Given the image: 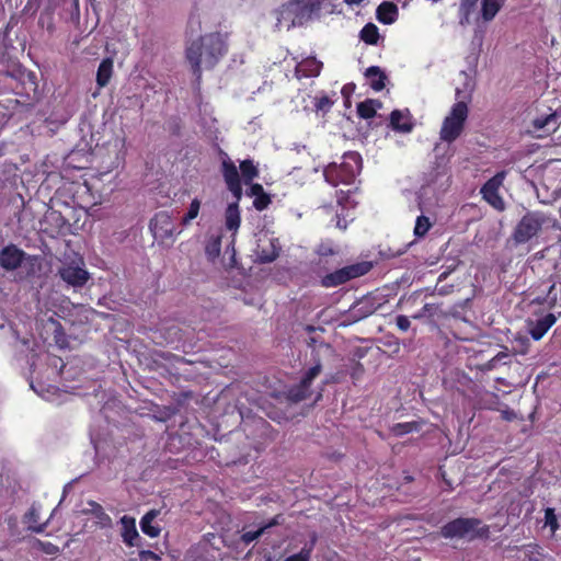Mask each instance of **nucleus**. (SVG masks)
<instances>
[{
    "label": "nucleus",
    "instance_id": "62",
    "mask_svg": "<svg viewBox=\"0 0 561 561\" xmlns=\"http://www.w3.org/2000/svg\"><path fill=\"white\" fill-rule=\"evenodd\" d=\"M321 255H329V254H334V251L332 249H328L323 252H320Z\"/></svg>",
    "mask_w": 561,
    "mask_h": 561
},
{
    "label": "nucleus",
    "instance_id": "61",
    "mask_svg": "<svg viewBox=\"0 0 561 561\" xmlns=\"http://www.w3.org/2000/svg\"><path fill=\"white\" fill-rule=\"evenodd\" d=\"M316 342H317V340L314 337H309V340L307 341V344L309 347H313Z\"/></svg>",
    "mask_w": 561,
    "mask_h": 561
},
{
    "label": "nucleus",
    "instance_id": "47",
    "mask_svg": "<svg viewBox=\"0 0 561 561\" xmlns=\"http://www.w3.org/2000/svg\"><path fill=\"white\" fill-rule=\"evenodd\" d=\"M206 253L210 257H216L220 254V238H215L206 244Z\"/></svg>",
    "mask_w": 561,
    "mask_h": 561
},
{
    "label": "nucleus",
    "instance_id": "64",
    "mask_svg": "<svg viewBox=\"0 0 561 561\" xmlns=\"http://www.w3.org/2000/svg\"><path fill=\"white\" fill-rule=\"evenodd\" d=\"M403 480H404L405 483H410V482L413 481V477L407 474V476H404Z\"/></svg>",
    "mask_w": 561,
    "mask_h": 561
},
{
    "label": "nucleus",
    "instance_id": "6",
    "mask_svg": "<svg viewBox=\"0 0 561 561\" xmlns=\"http://www.w3.org/2000/svg\"><path fill=\"white\" fill-rule=\"evenodd\" d=\"M550 218L542 211H527L517 222L513 231V239L517 244H524L537 237L547 226Z\"/></svg>",
    "mask_w": 561,
    "mask_h": 561
},
{
    "label": "nucleus",
    "instance_id": "31",
    "mask_svg": "<svg viewBox=\"0 0 561 561\" xmlns=\"http://www.w3.org/2000/svg\"><path fill=\"white\" fill-rule=\"evenodd\" d=\"M313 366H311L302 376L301 380L304 383L311 388L313 380L320 375L322 370L321 359L318 354L312 352Z\"/></svg>",
    "mask_w": 561,
    "mask_h": 561
},
{
    "label": "nucleus",
    "instance_id": "22",
    "mask_svg": "<svg viewBox=\"0 0 561 561\" xmlns=\"http://www.w3.org/2000/svg\"><path fill=\"white\" fill-rule=\"evenodd\" d=\"M398 16V8L392 2H382L377 8V19L385 24H392Z\"/></svg>",
    "mask_w": 561,
    "mask_h": 561
},
{
    "label": "nucleus",
    "instance_id": "19",
    "mask_svg": "<svg viewBox=\"0 0 561 561\" xmlns=\"http://www.w3.org/2000/svg\"><path fill=\"white\" fill-rule=\"evenodd\" d=\"M365 77L374 91L380 92L385 89L387 76L378 66L368 67L365 71Z\"/></svg>",
    "mask_w": 561,
    "mask_h": 561
},
{
    "label": "nucleus",
    "instance_id": "35",
    "mask_svg": "<svg viewBox=\"0 0 561 561\" xmlns=\"http://www.w3.org/2000/svg\"><path fill=\"white\" fill-rule=\"evenodd\" d=\"M432 222L428 217L421 215L415 220L414 234L417 238L424 237L431 229Z\"/></svg>",
    "mask_w": 561,
    "mask_h": 561
},
{
    "label": "nucleus",
    "instance_id": "28",
    "mask_svg": "<svg viewBox=\"0 0 561 561\" xmlns=\"http://www.w3.org/2000/svg\"><path fill=\"white\" fill-rule=\"evenodd\" d=\"M422 425H423L422 421L396 423L390 427V432L394 436L401 437L405 434L421 431Z\"/></svg>",
    "mask_w": 561,
    "mask_h": 561
},
{
    "label": "nucleus",
    "instance_id": "48",
    "mask_svg": "<svg viewBox=\"0 0 561 561\" xmlns=\"http://www.w3.org/2000/svg\"><path fill=\"white\" fill-rule=\"evenodd\" d=\"M37 546L46 554H56L59 551V549L56 545L48 542V541L44 542V541L37 540Z\"/></svg>",
    "mask_w": 561,
    "mask_h": 561
},
{
    "label": "nucleus",
    "instance_id": "17",
    "mask_svg": "<svg viewBox=\"0 0 561 561\" xmlns=\"http://www.w3.org/2000/svg\"><path fill=\"white\" fill-rule=\"evenodd\" d=\"M557 318L553 313H547L543 318L530 323L529 334L535 341H539L556 323Z\"/></svg>",
    "mask_w": 561,
    "mask_h": 561
},
{
    "label": "nucleus",
    "instance_id": "38",
    "mask_svg": "<svg viewBox=\"0 0 561 561\" xmlns=\"http://www.w3.org/2000/svg\"><path fill=\"white\" fill-rule=\"evenodd\" d=\"M557 124L558 115L556 113H551L545 117H539L534 121V126L536 129L548 128L550 125H552V130L554 131Z\"/></svg>",
    "mask_w": 561,
    "mask_h": 561
},
{
    "label": "nucleus",
    "instance_id": "13",
    "mask_svg": "<svg viewBox=\"0 0 561 561\" xmlns=\"http://www.w3.org/2000/svg\"><path fill=\"white\" fill-rule=\"evenodd\" d=\"M62 280L73 287H82L89 279V273L79 266L66 265L59 271Z\"/></svg>",
    "mask_w": 561,
    "mask_h": 561
},
{
    "label": "nucleus",
    "instance_id": "20",
    "mask_svg": "<svg viewBox=\"0 0 561 561\" xmlns=\"http://www.w3.org/2000/svg\"><path fill=\"white\" fill-rule=\"evenodd\" d=\"M444 317H446V312L442 309L440 304H425L417 312L411 316L414 320L427 319L430 321Z\"/></svg>",
    "mask_w": 561,
    "mask_h": 561
},
{
    "label": "nucleus",
    "instance_id": "55",
    "mask_svg": "<svg viewBox=\"0 0 561 561\" xmlns=\"http://www.w3.org/2000/svg\"><path fill=\"white\" fill-rule=\"evenodd\" d=\"M263 193H265L263 186L259 183H254V184H251L250 186V190H249V194L251 196H259V195H262Z\"/></svg>",
    "mask_w": 561,
    "mask_h": 561
},
{
    "label": "nucleus",
    "instance_id": "42",
    "mask_svg": "<svg viewBox=\"0 0 561 561\" xmlns=\"http://www.w3.org/2000/svg\"><path fill=\"white\" fill-rule=\"evenodd\" d=\"M545 525L550 527L552 534L559 528L558 518L553 508L548 507L545 511Z\"/></svg>",
    "mask_w": 561,
    "mask_h": 561
},
{
    "label": "nucleus",
    "instance_id": "60",
    "mask_svg": "<svg viewBox=\"0 0 561 561\" xmlns=\"http://www.w3.org/2000/svg\"><path fill=\"white\" fill-rule=\"evenodd\" d=\"M110 41L105 43V49L108 50L111 45H114V42H118L119 37H107Z\"/></svg>",
    "mask_w": 561,
    "mask_h": 561
},
{
    "label": "nucleus",
    "instance_id": "40",
    "mask_svg": "<svg viewBox=\"0 0 561 561\" xmlns=\"http://www.w3.org/2000/svg\"><path fill=\"white\" fill-rule=\"evenodd\" d=\"M352 191H336V202L342 208H354L356 203L351 198Z\"/></svg>",
    "mask_w": 561,
    "mask_h": 561
},
{
    "label": "nucleus",
    "instance_id": "34",
    "mask_svg": "<svg viewBox=\"0 0 561 561\" xmlns=\"http://www.w3.org/2000/svg\"><path fill=\"white\" fill-rule=\"evenodd\" d=\"M508 357V354L505 352H499L495 356H493L491 359L486 360L483 364H480L477 366V368L483 373L490 371L495 369L500 364H506L503 362L505 358Z\"/></svg>",
    "mask_w": 561,
    "mask_h": 561
},
{
    "label": "nucleus",
    "instance_id": "27",
    "mask_svg": "<svg viewBox=\"0 0 561 561\" xmlns=\"http://www.w3.org/2000/svg\"><path fill=\"white\" fill-rule=\"evenodd\" d=\"M377 107H381L380 101L367 99L357 104V115L363 119H370L376 115Z\"/></svg>",
    "mask_w": 561,
    "mask_h": 561
},
{
    "label": "nucleus",
    "instance_id": "39",
    "mask_svg": "<svg viewBox=\"0 0 561 561\" xmlns=\"http://www.w3.org/2000/svg\"><path fill=\"white\" fill-rule=\"evenodd\" d=\"M523 559L522 561H540V547L538 545H526L522 548Z\"/></svg>",
    "mask_w": 561,
    "mask_h": 561
},
{
    "label": "nucleus",
    "instance_id": "46",
    "mask_svg": "<svg viewBox=\"0 0 561 561\" xmlns=\"http://www.w3.org/2000/svg\"><path fill=\"white\" fill-rule=\"evenodd\" d=\"M271 202V196L267 193H263L262 195L254 197L253 206L256 210L261 211L266 209Z\"/></svg>",
    "mask_w": 561,
    "mask_h": 561
},
{
    "label": "nucleus",
    "instance_id": "10",
    "mask_svg": "<svg viewBox=\"0 0 561 561\" xmlns=\"http://www.w3.org/2000/svg\"><path fill=\"white\" fill-rule=\"evenodd\" d=\"M68 226L67 219L57 210H48L41 221V230L49 238L65 234Z\"/></svg>",
    "mask_w": 561,
    "mask_h": 561
},
{
    "label": "nucleus",
    "instance_id": "37",
    "mask_svg": "<svg viewBox=\"0 0 561 561\" xmlns=\"http://www.w3.org/2000/svg\"><path fill=\"white\" fill-rule=\"evenodd\" d=\"M530 341L526 335H517L513 342V353L526 355L529 352Z\"/></svg>",
    "mask_w": 561,
    "mask_h": 561
},
{
    "label": "nucleus",
    "instance_id": "29",
    "mask_svg": "<svg viewBox=\"0 0 561 561\" xmlns=\"http://www.w3.org/2000/svg\"><path fill=\"white\" fill-rule=\"evenodd\" d=\"M318 540L316 533L311 535L309 543H306L299 552L288 556L284 561H310L313 548Z\"/></svg>",
    "mask_w": 561,
    "mask_h": 561
},
{
    "label": "nucleus",
    "instance_id": "4",
    "mask_svg": "<svg viewBox=\"0 0 561 561\" xmlns=\"http://www.w3.org/2000/svg\"><path fill=\"white\" fill-rule=\"evenodd\" d=\"M320 10L319 0H293L284 4L278 19L282 26H286L285 31H289L290 25H301L309 21L313 14Z\"/></svg>",
    "mask_w": 561,
    "mask_h": 561
},
{
    "label": "nucleus",
    "instance_id": "63",
    "mask_svg": "<svg viewBox=\"0 0 561 561\" xmlns=\"http://www.w3.org/2000/svg\"><path fill=\"white\" fill-rule=\"evenodd\" d=\"M363 0H345L348 4H359Z\"/></svg>",
    "mask_w": 561,
    "mask_h": 561
},
{
    "label": "nucleus",
    "instance_id": "23",
    "mask_svg": "<svg viewBox=\"0 0 561 561\" xmlns=\"http://www.w3.org/2000/svg\"><path fill=\"white\" fill-rule=\"evenodd\" d=\"M113 73V59L111 57L104 58L99 65L96 72V83L99 87L108 84Z\"/></svg>",
    "mask_w": 561,
    "mask_h": 561
},
{
    "label": "nucleus",
    "instance_id": "33",
    "mask_svg": "<svg viewBox=\"0 0 561 561\" xmlns=\"http://www.w3.org/2000/svg\"><path fill=\"white\" fill-rule=\"evenodd\" d=\"M90 510L89 512L99 520L101 526L107 527L112 523V518L110 515L104 511L101 504L90 501L89 503Z\"/></svg>",
    "mask_w": 561,
    "mask_h": 561
},
{
    "label": "nucleus",
    "instance_id": "51",
    "mask_svg": "<svg viewBox=\"0 0 561 561\" xmlns=\"http://www.w3.org/2000/svg\"><path fill=\"white\" fill-rule=\"evenodd\" d=\"M554 287H556V285H554V284H552V285L549 287V290H548L547 297H546V298H542V299H540V298L538 297V298H536V301H537V302H539V304L548 302V305H549L550 307H553V306L557 304V296H556V295H553V296L551 297V294H552V291H553Z\"/></svg>",
    "mask_w": 561,
    "mask_h": 561
},
{
    "label": "nucleus",
    "instance_id": "30",
    "mask_svg": "<svg viewBox=\"0 0 561 561\" xmlns=\"http://www.w3.org/2000/svg\"><path fill=\"white\" fill-rule=\"evenodd\" d=\"M504 0H482L481 19L483 22L491 21L500 11Z\"/></svg>",
    "mask_w": 561,
    "mask_h": 561
},
{
    "label": "nucleus",
    "instance_id": "14",
    "mask_svg": "<svg viewBox=\"0 0 561 561\" xmlns=\"http://www.w3.org/2000/svg\"><path fill=\"white\" fill-rule=\"evenodd\" d=\"M390 127L400 133H411L414 124L411 121L409 110H393L390 113Z\"/></svg>",
    "mask_w": 561,
    "mask_h": 561
},
{
    "label": "nucleus",
    "instance_id": "16",
    "mask_svg": "<svg viewBox=\"0 0 561 561\" xmlns=\"http://www.w3.org/2000/svg\"><path fill=\"white\" fill-rule=\"evenodd\" d=\"M122 524V538L123 541L128 547H136L139 546L137 540L139 539V534L136 528L135 518L124 515L121 518Z\"/></svg>",
    "mask_w": 561,
    "mask_h": 561
},
{
    "label": "nucleus",
    "instance_id": "36",
    "mask_svg": "<svg viewBox=\"0 0 561 561\" xmlns=\"http://www.w3.org/2000/svg\"><path fill=\"white\" fill-rule=\"evenodd\" d=\"M199 209H201V201L198 198H194L190 204L187 213L182 217L181 225L188 226L191 224V221L194 220L198 216Z\"/></svg>",
    "mask_w": 561,
    "mask_h": 561
},
{
    "label": "nucleus",
    "instance_id": "24",
    "mask_svg": "<svg viewBox=\"0 0 561 561\" xmlns=\"http://www.w3.org/2000/svg\"><path fill=\"white\" fill-rule=\"evenodd\" d=\"M478 0H461L459 13H460V22L470 24L473 21V18L479 22L480 18L474 16L477 11Z\"/></svg>",
    "mask_w": 561,
    "mask_h": 561
},
{
    "label": "nucleus",
    "instance_id": "57",
    "mask_svg": "<svg viewBox=\"0 0 561 561\" xmlns=\"http://www.w3.org/2000/svg\"><path fill=\"white\" fill-rule=\"evenodd\" d=\"M248 461H249L248 456H241L238 459H232L230 461H227L226 465L227 466H230V465H245V463H248Z\"/></svg>",
    "mask_w": 561,
    "mask_h": 561
},
{
    "label": "nucleus",
    "instance_id": "53",
    "mask_svg": "<svg viewBox=\"0 0 561 561\" xmlns=\"http://www.w3.org/2000/svg\"><path fill=\"white\" fill-rule=\"evenodd\" d=\"M161 221L163 224H170V218L165 214H158L151 221H150V228L156 229L158 222Z\"/></svg>",
    "mask_w": 561,
    "mask_h": 561
},
{
    "label": "nucleus",
    "instance_id": "43",
    "mask_svg": "<svg viewBox=\"0 0 561 561\" xmlns=\"http://www.w3.org/2000/svg\"><path fill=\"white\" fill-rule=\"evenodd\" d=\"M203 18H204V15L201 13H194L190 16L188 28L192 33H197V32L204 31V28L202 26Z\"/></svg>",
    "mask_w": 561,
    "mask_h": 561
},
{
    "label": "nucleus",
    "instance_id": "50",
    "mask_svg": "<svg viewBox=\"0 0 561 561\" xmlns=\"http://www.w3.org/2000/svg\"><path fill=\"white\" fill-rule=\"evenodd\" d=\"M284 522L283 514L275 515L272 519H270L267 523H264L261 525V528H264V534L272 527L278 526Z\"/></svg>",
    "mask_w": 561,
    "mask_h": 561
},
{
    "label": "nucleus",
    "instance_id": "2",
    "mask_svg": "<svg viewBox=\"0 0 561 561\" xmlns=\"http://www.w3.org/2000/svg\"><path fill=\"white\" fill-rule=\"evenodd\" d=\"M363 168L362 156L357 151H347L343 154L342 161L331 162L323 169V176L327 183L332 186L340 184L351 185Z\"/></svg>",
    "mask_w": 561,
    "mask_h": 561
},
{
    "label": "nucleus",
    "instance_id": "56",
    "mask_svg": "<svg viewBox=\"0 0 561 561\" xmlns=\"http://www.w3.org/2000/svg\"><path fill=\"white\" fill-rule=\"evenodd\" d=\"M501 416L505 421H513L517 417L516 413L508 408L501 411Z\"/></svg>",
    "mask_w": 561,
    "mask_h": 561
},
{
    "label": "nucleus",
    "instance_id": "15",
    "mask_svg": "<svg viewBox=\"0 0 561 561\" xmlns=\"http://www.w3.org/2000/svg\"><path fill=\"white\" fill-rule=\"evenodd\" d=\"M323 65L314 57H307L302 59L295 69L298 79L318 77L321 72Z\"/></svg>",
    "mask_w": 561,
    "mask_h": 561
},
{
    "label": "nucleus",
    "instance_id": "41",
    "mask_svg": "<svg viewBox=\"0 0 561 561\" xmlns=\"http://www.w3.org/2000/svg\"><path fill=\"white\" fill-rule=\"evenodd\" d=\"M333 103L334 102L328 95H322L314 99V108L317 112L325 114L331 110Z\"/></svg>",
    "mask_w": 561,
    "mask_h": 561
},
{
    "label": "nucleus",
    "instance_id": "21",
    "mask_svg": "<svg viewBox=\"0 0 561 561\" xmlns=\"http://www.w3.org/2000/svg\"><path fill=\"white\" fill-rule=\"evenodd\" d=\"M157 515H158V511L151 510V511L147 512L140 519L141 531L151 538L158 537L161 531L159 526H154L152 524L154 518L157 517Z\"/></svg>",
    "mask_w": 561,
    "mask_h": 561
},
{
    "label": "nucleus",
    "instance_id": "44",
    "mask_svg": "<svg viewBox=\"0 0 561 561\" xmlns=\"http://www.w3.org/2000/svg\"><path fill=\"white\" fill-rule=\"evenodd\" d=\"M263 534H264V528H261V526H260L256 530L243 533L240 537V541L243 545L248 546L251 542H253L254 540L259 539Z\"/></svg>",
    "mask_w": 561,
    "mask_h": 561
},
{
    "label": "nucleus",
    "instance_id": "49",
    "mask_svg": "<svg viewBox=\"0 0 561 561\" xmlns=\"http://www.w3.org/2000/svg\"><path fill=\"white\" fill-rule=\"evenodd\" d=\"M396 324H397L398 329L403 332L408 331L411 327L409 317H407L404 314H399L396 318Z\"/></svg>",
    "mask_w": 561,
    "mask_h": 561
},
{
    "label": "nucleus",
    "instance_id": "7",
    "mask_svg": "<svg viewBox=\"0 0 561 561\" xmlns=\"http://www.w3.org/2000/svg\"><path fill=\"white\" fill-rule=\"evenodd\" d=\"M373 263L369 261L357 262L332 273H328L321 277L320 284L324 288H333L347 283L354 278L368 274L373 268Z\"/></svg>",
    "mask_w": 561,
    "mask_h": 561
},
{
    "label": "nucleus",
    "instance_id": "52",
    "mask_svg": "<svg viewBox=\"0 0 561 561\" xmlns=\"http://www.w3.org/2000/svg\"><path fill=\"white\" fill-rule=\"evenodd\" d=\"M139 559H140V561H148V560L160 561L161 557L151 550H141L139 552Z\"/></svg>",
    "mask_w": 561,
    "mask_h": 561
},
{
    "label": "nucleus",
    "instance_id": "11",
    "mask_svg": "<svg viewBox=\"0 0 561 561\" xmlns=\"http://www.w3.org/2000/svg\"><path fill=\"white\" fill-rule=\"evenodd\" d=\"M495 175L488 180L481 187L480 193L482 198L491 205L494 209L503 211L505 209V203L499 193V188L502 184V180Z\"/></svg>",
    "mask_w": 561,
    "mask_h": 561
},
{
    "label": "nucleus",
    "instance_id": "8",
    "mask_svg": "<svg viewBox=\"0 0 561 561\" xmlns=\"http://www.w3.org/2000/svg\"><path fill=\"white\" fill-rule=\"evenodd\" d=\"M25 260H27L32 266L34 263L38 262L37 256H27L23 250L19 249L13 243L5 245L0 251V265L5 271L16 270Z\"/></svg>",
    "mask_w": 561,
    "mask_h": 561
},
{
    "label": "nucleus",
    "instance_id": "12",
    "mask_svg": "<svg viewBox=\"0 0 561 561\" xmlns=\"http://www.w3.org/2000/svg\"><path fill=\"white\" fill-rule=\"evenodd\" d=\"M280 250L278 239L261 240L255 251L256 260L260 263H272L279 256Z\"/></svg>",
    "mask_w": 561,
    "mask_h": 561
},
{
    "label": "nucleus",
    "instance_id": "18",
    "mask_svg": "<svg viewBox=\"0 0 561 561\" xmlns=\"http://www.w3.org/2000/svg\"><path fill=\"white\" fill-rule=\"evenodd\" d=\"M51 516L44 523H39V507L33 504L24 515V523L28 525L32 533H43L49 524Z\"/></svg>",
    "mask_w": 561,
    "mask_h": 561
},
{
    "label": "nucleus",
    "instance_id": "9",
    "mask_svg": "<svg viewBox=\"0 0 561 561\" xmlns=\"http://www.w3.org/2000/svg\"><path fill=\"white\" fill-rule=\"evenodd\" d=\"M227 188L239 201L242 196V184L234 162L225 153L220 168Z\"/></svg>",
    "mask_w": 561,
    "mask_h": 561
},
{
    "label": "nucleus",
    "instance_id": "25",
    "mask_svg": "<svg viewBox=\"0 0 561 561\" xmlns=\"http://www.w3.org/2000/svg\"><path fill=\"white\" fill-rule=\"evenodd\" d=\"M225 222L228 230L236 231L240 227L241 218L238 203L229 204L225 211Z\"/></svg>",
    "mask_w": 561,
    "mask_h": 561
},
{
    "label": "nucleus",
    "instance_id": "58",
    "mask_svg": "<svg viewBox=\"0 0 561 561\" xmlns=\"http://www.w3.org/2000/svg\"><path fill=\"white\" fill-rule=\"evenodd\" d=\"M368 45H378L385 37H360Z\"/></svg>",
    "mask_w": 561,
    "mask_h": 561
},
{
    "label": "nucleus",
    "instance_id": "3",
    "mask_svg": "<svg viewBox=\"0 0 561 561\" xmlns=\"http://www.w3.org/2000/svg\"><path fill=\"white\" fill-rule=\"evenodd\" d=\"M439 536L445 539H489L490 526L476 517H458L440 527Z\"/></svg>",
    "mask_w": 561,
    "mask_h": 561
},
{
    "label": "nucleus",
    "instance_id": "59",
    "mask_svg": "<svg viewBox=\"0 0 561 561\" xmlns=\"http://www.w3.org/2000/svg\"><path fill=\"white\" fill-rule=\"evenodd\" d=\"M354 88H355V87H354V85H352V84H345V85L342 88V91H341V92H342V94H343V96L347 99V98L350 96V94L353 92Z\"/></svg>",
    "mask_w": 561,
    "mask_h": 561
},
{
    "label": "nucleus",
    "instance_id": "45",
    "mask_svg": "<svg viewBox=\"0 0 561 561\" xmlns=\"http://www.w3.org/2000/svg\"><path fill=\"white\" fill-rule=\"evenodd\" d=\"M25 76V72L24 71H21L19 70L18 71V75H12V73H9L7 72L4 76H3V79L7 81V80H10V83L8 84L9 89L13 92H15L16 94H20V92L15 91L16 88H18V84H19V81L22 80V78Z\"/></svg>",
    "mask_w": 561,
    "mask_h": 561
},
{
    "label": "nucleus",
    "instance_id": "1",
    "mask_svg": "<svg viewBox=\"0 0 561 561\" xmlns=\"http://www.w3.org/2000/svg\"><path fill=\"white\" fill-rule=\"evenodd\" d=\"M227 50V43L222 37H197L186 47L185 56L197 87L202 82V65L213 69Z\"/></svg>",
    "mask_w": 561,
    "mask_h": 561
},
{
    "label": "nucleus",
    "instance_id": "26",
    "mask_svg": "<svg viewBox=\"0 0 561 561\" xmlns=\"http://www.w3.org/2000/svg\"><path fill=\"white\" fill-rule=\"evenodd\" d=\"M310 396V387L300 381L297 385L291 386L286 393L288 401L298 403L304 401Z\"/></svg>",
    "mask_w": 561,
    "mask_h": 561
},
{
    "label": "nucleus",
    "instance_id": "32",
    "mask_svg": "<svg viewBox=\"0 0 561 561\" xmlns=\"http://www.w3.org/2000/svg\"><path fill=\"white\" fill-rule=\"evenodd\" d=\"M240 172L245 184H250L259 176V169L251 159H245L240 162Z\"/></svg>",
    "mask_w": 561,
    "mask_h": 561
},
{
    "label": "nucleus",
    "instance_id": "54",
    "mask_svg": "<svg viewBox=\"0 0 561 561\" xmlns=\"http://www.w3.org/2000/svg\"><path fill=\"white\" fill-rule=\"evenodd\" d=\"M359 35H378V27L373 23H368L363 27Z\"/></svg>",
    "mask_w": 561,
    "mask_h": 561
},
{
    "label": "nucleus",
    "instance_id": "5",
    "mask_svg": "<svg viewBox=\"0 0 561 561\" xmlns=\"http://www.w3.org/2000/svg\"><path fill=\"white\" fill-rule=\"evenodd\" d=\"M468 106L463 101L456 102L451 106V110L444 118L439 130V138L442 141L451 144L462 134L468 118Z\"/></svg>",
    "mask_w": 561,
    "mask_h": 561
}]
</instances>
